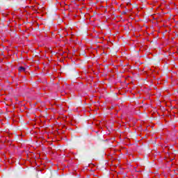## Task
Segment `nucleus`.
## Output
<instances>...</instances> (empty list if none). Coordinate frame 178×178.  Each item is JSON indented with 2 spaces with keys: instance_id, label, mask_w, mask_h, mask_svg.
<instances>
[{
  "instance_id": "4",
  "label": "nucleus",
  "mask_w": 178,
  "mask_h": 178,
  "mask_svg": "<svg viewBox=\"0 0 178 178\" xmlns=\"http://www.w3.org/2000/svg\"><path fill=\"white\" fill-rule=\"evenodd\" d=\"M56 86H58V83H56Z\"/></svg>"
},
{
  "instance_id": "3",
  "label": "nucleus",
  "mask_w": 178,
  "mask_h": 178,
  "mask_svg": "<svg viewBox=\"0 0 178 178\" xmlns=\"http://www.w3.org/2000/svg\"><path fill=\"white\" fill-rule=\"evenodd\" d=\"M122 13H123V15H126L127 13H126V11H124Z\"/></svg>"
},
{
  "instance_id": "1",
  "label": "nucleus",
  "mask_w": 178,
  "mask_h": 178,
  "mask_svg": "<svg viewBox=\"0 0 178 178\" xmlns=\"http://www.w3.org/2000/svg\"><path fill=\"white\" fill-rule=\"evenodd\" d=\"M58 177H59V174L58 173V171H53L51 172L50 178H58Z\"/></svg>"
},
{
  "instance_id": "2",
  "label": "nucleus",
  "mask_w": 178,
  "mask_h": 178,
  "mask_svg": "<svg viewBox=\"0 0 178 178\" xmlns=\"http://www.w3.org/2000/svg\"><path fill=\"white\" fill-rule=\"evenodd\" d=\"M19 72H26V68L24 67H19Z\"/></svg>"
}]
</instances>
